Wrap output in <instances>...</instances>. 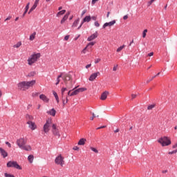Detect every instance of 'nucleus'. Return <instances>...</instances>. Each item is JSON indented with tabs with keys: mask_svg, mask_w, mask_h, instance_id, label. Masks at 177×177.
<instances>
[{
	"mask_svg": "<svg viewBox=\"0 0 177 177\" xmlns=\"http://www.w3.org/2000/svg\"><path fill=\"white\" fill-rule=\"evenodd\" d=\"M35 82V80L20 82L17 84L18 89L19 91H27V89H29L31 86H34Z\"/></svg>",
	"mask_w": 177,
	"mask_h": 177,
	"instance_id": "1",
	"label": "nucleus"
},
{
	"mask_svg": "<svg viewBox=\"0 0 177 177\" xmlns=\"http://www.w3.org/2000/svg\"><path fill=\"white\" fill-rule=\"evenodd\" d=\"M26 143L27 142L24 138H19L17 140V145L19 147V149H21V150H26V151H30L31 147L29 145H26Z\"/></svg>",
	"mask_w": 177,
	"mask_h": 177,
	"instance_id": "2",
	"label": "nucleus"
},
{
	"mask_svg": "<svg viewBox=\"0 0 177 177\" xmlns=\"http://www.w3.org/2000/svg\"><path fill=\"white\" fill-rule=\"evenodd\" d=\"M41 57V53H33L31 55L28 59V64L29 66H32L34 63H37L38 62V59Z\"/></svg>",
	"mask_w": 177,
	"mask_h": 177,
	"instance_id": "3",
	"label": "nucleus"
},
{
	"mask_svg": "<svg viewBox=\"0 0 177 177\" xmlns=\"http://www.w3.org/2000/svg\"><path fill=\"white\" fill-rule=\"evenodd\" d=\"M158 142L160 143L162 147L169 146V145H171V140L166 136L159 138Z\"/></svg>",
	"mask_w": 177,
	"mask_h": 177,
	"instance_id": "4",
	"label": "nucleus"
},
{
	"mask_svg": "<svg viewBox=\"0 0 177 177\" xmlns=\"http://www.w3.org/2000/svg\"><path fill=\"white\" fill-rule=\"evenodd\" d=\"M7 167L8 168H15L16 169H21V167L20 165H19V163L16 161H9L7 162Z\"/></svg>",
	"mask_w": 177,
	"mask_h": 177,
	"instance_id": "5",
	"label": "nucleus"
},
{
	"mask_svg": "<svg viewBox=\"0 0 177 177\" xmlns=\"http://www.w3.org/2000/svg\"><path fill=\"white\" fill-rule=\"evenodd\" d=\"M50 125H52V120L48 119L43 127L44 132H45V133H48V132H49Z\"/></svg>",
	"mask_w": 177,
	"mask_h": 177,
	"instance_id": "6",
	"label": "nucleus"
},
{
	"mask_svg": "<svg viewBox=\"0 0 177 177\" xmlns=\"http://www.w3.org/2000/svg\"><path fill=\"white\" fill-rule=\"evenodd\" d=\"M55 164L57 165H61V167H63L64 165V158L62 156V155H59L55 160Z\"/></svg>",
	"mask_w": 177,
	"mask_h": 177,
	"instance_id": "7",
	"label": "nucleus"
},
{
	"mask_svg": "<svg viewBox=\"0 0 177 177\" xmlns=\"http://www.w3.org/2000/svg\"><path fill=\"white\" fill-rule=\"evenodd\" d=\"M95 41H91V42L88 43L86 45V46L82 50V53L85 55V53H86V50H89V49H91L92 48V46H93V45H95Z\"/></svg>",
	"mask_w": 177,
	"mask_h": 177,
	"instance_id": "8",
	"label": "nucleus"
},
{
	"mask_svg": "<svg viewBox=\"0 0 177 177\" xmlns=\"http://www.w3.org/2000/svg\"><path fill=\"white\" fill-rule=\"evenodd\" d=\"M26 124L29 125L28 127L32 131H35V129H37V125H35V122L32 121H28Z\"/></svg>",
	"mask_w": 177,
	"mask_h": 177,
	"instance_id": "9",
	"label": "nucleus"
},
{
	"mask_svg": "<svg viewBox=\"0 0 177 177\" xmlns=\"http://www.w3.org/2000/svg\"><path fill=\"white\" fill-rule=\"evenodd\" d=\"M98 34H97V32H95V33H93V35H91L90 37H88L87 38V41L88 42H91V41H93V39H96V38H97L98 37Z\"/></svg>",
	"mask_w": 177,
	"mask_h": 177,
	"instance_id": "10",
	"label": "nucleus"
},
{
	"mask_svg": "<svg viewBox=\"0 0 177 177\" xmlns=\"http://www.w3.org/2000/svg\"><path fill=\"white\" fill-rule=\"evenodd\" d=\"M38 3H39V0H35L34 5L32 6V8L29 10L28 12V15H30V13H31V12H32L33 10H35L37 6H38Z\"/></svg>",
	"mask_w": 177,
	"mask_h": 177,
	"instance_id": "11",
	"label": "nucleus"
},
{
	"mask_svg": "<svg viewBox=\"0 0 177 177\" xmlns=\"http://www.w3.org/2000/svg\"><path fill=\"white\" fill-rule=\"evenodd\" d=\"M100 75V72H97V73H94L93 74L91 75L90 77H89V81H95V80H96V78H97V75Z\"/></svg>",
	"mask_w": 177,
	"mask_h": 177,
	"instance_id": "12",
	"label": "nucleus"
},
{
	"mask_svg": "<svg viewBox=\"0 0 177 177\" xmlns=\"http://www.w3.org/2000/svg\"><path fill=\"white\" fill-rule=\"evenodd\" d=\"M114 24H115V20H113L110 22H106L103 25L102 28H106V27H111V26H114Z\"/></svg>",
	"mask_w": 177,
	"mask_h": 177,
	"instance_id": "13",
	"label": "nucleus"
},
{
	"mask_svg": "<svg viewBox=\"0 0 177 177\" xmlns=\"http://www.w3.org/2000/svg\"><path fill=\"white\" fill-rule=\"evenodd\" d=\"M39 99H41V100L44 102V103H49V98H48V97H46V95L44 94H41L39 95Z\"/></svg>",
	"mask_w": 177,
	"mask_h": 177,
	"instance_id": "14",
	"label": "nucleus"
},
{
	"mask_svg": "<svg viewBox=\"0 0 177 177\" xmlns=\"http://www.w3.org/2000/svg\"><path fill=\"white\" fill-rule=\"evenodd\" d=\"M71 91L73 90L68 91V96H75V95H78V93H80L78 91V88L75 89L72 93H71Z\"/></svg>",
	"mask_w": 177,
	"mask_h": 177,
	"instance_id": "15",
	"label": "nucleus"
},
{
	"mask_svg": "<svg viewBox=\"0 0 177 177\" xmlns=\"http://www.w3.org/2000/svg\"><path fill=\"white\" fill-rule=\"evenodd\" d=\"M62 79L64 82H66L67 81H70V80L71 79V76H70V75L68 74H64L62 75Z\"/></svg>",
	"mask_w": 177,
	"mask_h": 177,
	"instance_id": "16",
	"label": "nucleus"
},
{
	"mask_svg": "<svg viewBox=\"0 0 177 177\" xmlns=\"http://www.w3.org/2000/svg\"><path fill=\"white\" fill-rule=\"evenodd\" d=\"M109 95V91H104L101 95V100H106L107 99V96Z\"/></svg>",
	"mask_w": 177,
	"mask_h": 177,
	"instance_id": "17",
	"label": "nucleus"
},
{
	"mask_svg": "<svg viewBox=\"0 0 177 177\" xmlns=\"http://www.w3.org/2000/svg\"><path fill=\"white\" fill-rule=\"evenodd\" d=\"M0 153L1 156H3V158H6V156H8V152L5 151V149L0 147Z\"/></svg>",
	"mask_w": 177,
	"mask_h": 177,
	"instance_id": "18",
	"label": "nucleus"
},
{
	"mask_svg": "<svg viewBox=\"0 0 177 177\" xmlns=\"http://www.w3.org/2000/svg\"><path fill=\"white\" fill-rule=\"evenodd\" d=\"M91 17L90 15L89 16H86L84 18V19H83V21L82 22V24H84V23H89V21H91Z\"/></svg>",
	"mask_w": 177,
	"mask_h": 177,
	"instance_id": "19",
	"label": "nucleus"
},
{
	"mask_svg": "<svg viewBox=\"0 0 177 177\" xmlns=\"http://www.w3.org/2000/svg\"><path fill=\"white\" fill-rule=\"evenodd\" d=\"M47 114L55 117L56 115V110H55V109H52L51 110L47 111Z\"/></svg>",
	"mask_w": 177,
	"mask_h": 177,
	"instance_id": "20",
	"label": "nucleus"
},
{
	"mask_svg": "<svg viewBox=\"0 0 177 177\" xmlns=\"http://www.w3.org/2000/svg\"><path fill=\"white\" fill-rule=\"evenodd\" d=\"M86 142V139H85V138H81V139L79 140L77 145H78L79 146H84V145H85V142Z\"/></svg>",
	"mask_w": 177,
	"mask_h": 177,
	"instance_id": "21",
	"label": "nucleus"
},
{
	"mask_svg": "<svg viewBox=\"0 0 177 177\" xmlns=\"http://www.w3.org/2000/svg\"><path fill=\"white\" fill-rule=\"evenodd\" d=\"M52 132H53V135H55V136H58V138L60 137V133H59V130H57V129L53 130Z\"/></svg>",
	"mask_w": 177,
	"mask_h": 177,
	"instance_id": "22",
	"label": "nucleus"
},
{
	"mask_svg": "<svg viewBox=\"0 0 177 177\" xmlns=\"http://www.w3.org/2000/svg\"><path fill=\"white\" fill-rule=\"evenodd\" d=\"M66 13V10H62L57 13V17H60V16H63Z\"/></svg>",
	"mask_w": 177,
	"mask_h": 177,
	"instance_id": "23",
	"label": "nucleus"
},
{
	"mask_svg": "<svg viewBox=\"0 0 177 177\" xmlns=\"http://www.w3.org/2000/svg\"><path fill=\"white\" fill-rule=\"evenodd\" d=\"M68 15L69 14H66L64 15V17L61 20V24H64V23L66 21V20H67V19H68Z\"/></svg>",
	"mask_w": 177,
	"mask_h": 177,
	"instance_id": "24",
	"label": "nucleus"
},
{
	"mask_svg": "<svg viewBox=\"0 0 177 177\" xmlns=\"http://www.w3.org/2000/svg\"><path fill=\"white\" fill-rule=\"evenodd\" d=\"M35 35H37V32H35L30 35L29 37L30 41H34V39H35Z\"/></svg>",
	"mask_w": 177,
	"mask_h": 177,
	"instance_id": "25",
	"label": "nucleus"
},
{
	"mask_svg": "<svg viewBox=\"0 0 177 177\" xmlns=\"http://www.w3.org/2000/svg\"><path fill=\"white\" fill-rule=\"evenodd\" d=\"M67 91H68V88H67L66 87L62 88V90H61L62 96H64L66 92H67Z\"/></svg>",
	"mask_w": 177,
	"mask_h": 177,
	"instance_id": "26",
	"label": "nucleus"
},
{
	"mask_svg": "<svg viewBox=\"0 0 177 177\" xmlns=\"http://www.w3.org/2000/svg\"><path fill=\"white\" fill-rule=\"evenodd\" d=\"M79 23H80V19H76V20L73 22V25H72V27H77V26H78Z\"/></svg>",
	"mask_w": 177,
	"mask_h": 177,
	"instance_id": "27",
	"label": "nucleus"
},
{
	"mask_svg": "<svg viewBox=\"0 0 177 177\" xmlns=\"http://www.w3.org/2000/svg\"><path fill=\"white\" fill-rule=\"evenodd\" d=\"M28 160L29 162H30V164H31L32 162V161H34V156L29 155L28 157Z\"/></svg>",
	"mask_w": 177,
	"mask_h": 177,
	"instance_id": "28",
	"label": "nucleus"
},
{
	"mask_svg": "<svg viewBox=\"0 0 177 177\" xmlns=\"http://www.w3.org/2000/svg\"><path fill=\"white\" fill-rule=\"evenodd\" d=\"M26 118L27 121H32L34 120V118L28 114L26 115Z\"/></svg>",
	"mask_w": 177,
	"mask_h": 177,
	"instance_id": "29",
	"label": "nucleus"
},
{
	"mask_svg": "<svg viewBox=\"0 0 177 177\" xmlns=\"http://www.w3.org/2000/svg\"><path fill=\"white\" fill-rule=\"evenodd\" d=\"M62 77H63V75H58L57 78V82L55 83V85H59V82H60V78H62Z\"/></svg>",
	"mask_w": 177,
	"mask_h": 177,
	"instance_id": "30",
	"label": "nucleus"
},
{
	"mask_svg": "<svg viewBox=\"0 0 177 177\" xmlns=\"http://www.w3.org/2000/svg\"><path fill=\"white\" fill-rule=\"evenodd\" d=\"M36 74H37V72L32 71L28 73V77H34Z\"/></svg>",
	"mask_w": 177,
	"mask_h": 177,
	"instance_id": "31",
	"label": "nucleus"
},
{
	"mask_svg": "<svg viewBox=\"0 0 177 177\" xmlns=\"http://www.w3.org/2000/svg\"><path fill=\"white\" fill-rule=\"evenodd\" d=\"M21 46V41L17 42L15 45L13 46V48H20Z\"/></svg>",
	"mask_w": 177,
	"mask_h": 177,
	"instance_id": "32",
	"label": "nucleus"
},
{
	"mask_svg": "<svg viewBox=\"0 0 177 177\" xmlns=\"http://www.w3.org/2000/svg\"><path fill=\"white\" fill-rule=\"evenodd\" d=\"M77 91H78L79 93L80 92H85V91H86V88H85V87L79 88H77Z\"/></svg>",
	"mask_w": 177,
	"mask_h": 177,
	"instance_id": "33",
	"label": "nucleus"
},
{
	"mask_svg": "<svg viewBox=\"0 0 177 177\" xmlns=\"http://www.w3.org/2000/svg\"><path fill=\"white\" fill-rule=\"evenodd\" d=\"M124 48H125V45L120 46L119 48H118L116 52H121Z\"/></svg>",
	"mask_w": 177,
	"mask_h": 177,
	"instance_id": "34",
	"label": "nucleus"
},
{
	"mask_svg": "<svg viewBox=\"0 0 177 177\" xmlns=\"http://www.w3.org/2000/svg\"><path fill=\"white\" fill-rule=\"evenodd\" d=\"M147 32V29H145L142 32V38H146V33Z\"/></svg>",
	"mask_w": 177,
	"mask_h": 177,
	"instance_id": "35",
	"label": "nucleus"
},
{
	"mask_svg": "<svg viewBox=\"0 0 177 177\" xmlns=\"http://www.w3.org/2000/svg\"><path fill=\"white\" fill-rule=\"evenodd\" d=\"M155 106H156V105H154V104L149 105V106H148L147 109L153 110V109H154Z\"/></svg>",
	"mask_w": 177,
	"mask_h": 177,
	"instance_id": "36",
	"label": "nucleus"
},
{
	"mask_svg": "<svg viewBox=\"0 0 177 177\" xmlns=\"http://www.w3.org/2000/svg\"><path fill=\"white\" fill-rule=\"evenodd\" d=\"M4 176H5V177H15V176L13 174H10L8 173H5Z\"/></svg>",
	"mask_w": 177,
	"mask_h": 177,
	"instance_id": "37",
	"label": "nucleus"
},
{
	"mask_svg": "<svg viewBox=\"0 0 177 177\" xmlns=\"http://www.w3.org/2000/svg\"><path fill=\"white\" fill-rule=\"evenodd\" d=\"M53 95L55 96V99H59V95H57V93L55 91L53 92Z\"/></svg>",
	"mask_w": 177,
	"mask_h": 177,
	"instance_id": "38",
	"label": "nucleus"
},
{
	"mask_svg": "<svg viewBox=\"0 0 177 177\" xmlns=\"http://www.w3.org/2000/svg\"><path fill=\"white\" fill-rule=\"evenodd\" d=\"M62 99L63 106H66V104H67V102H66V100H64V96H62Z\"/></svg>",
	"mask_w": 177,
	"mask_h": 177,
	"instance_id": "39",
	"label": "nucleus"
},
{
	"mask_svg": "<svg viewBox=\"0 0 177 177\" xmlns=\"http://www.w3.org/2000/svg\"><path fill=\"white\" fill-rule=\"evenodd\" d=\"M91 150L92 151H94V153H99V151L97 149H96L95 148H93V147H91Z\"/></svg>",
	"mask_w": 177,
	"mask_h": 177,
	"instance_id": "40",
	"label": "nucleus"
},
{
	"mask_svg": "<svg viewBox=\"0 0 177 177\" xmlns=\"http://www.w3.org/2000/svg\"><path fill=\"white\" fill-rule=\"evenodd\" d=\"M94 25L95 27H100V24L97 21H95Z\"/></svg>",
	"mask_w": 177,
	"mask_h": 177,
	"instance_id": "41",
	"label": "nucleus"
},
{
	"mask_svg": "<svg viewBox=\"0 0 177 177\" xmlns=\"http://www.w3.org/2000/svg\"><path fill=\"white\" fill-rule=\"evenodd\" d=\"M30 9V3H28L25 7V10H28Z\"/></svg>",
	"mask_w": 177,
	"mask_h": 177,
	"instance_id": "42",
	"label": "nucleus"
},
{
	"mask_svg": "<svg viewBox=\"0 0 177 177\" xmlns=\"http://www.w3.org/2000/svg\"><path fill=\"white\" fill-rule=\"evenodd\" d=\"M92 115H93V117L90 118V120L91 121H93V118H95L96 117V115H95V113H92Z\"/></svg>",
	"mask_w": 177,
	"mask_h": 177,
	"instance_id": "43",
	"label": "nucleus"
},
{
	"mask_svg": "<svg viewBox=\"0 0 177 177\" xmlns=\"http://www.w3.org/2000/svg\"><path fill=\"white\" fill-rule=\"evenodd\" d=\"M97 1H99V0H92L91 5H95V3H96L97 2Z\"/></svg>",
	"mask_w": 177,
	"mask_h": 177,
	"instance_id": "44",
	"label": "nucleus"
},
{
	"mask_svg": "<svg viewBox=\"0 0 177 177\" xmlns=\"http://www.w3.org/2000/svg\"><path fill=\"white\" fill-rule=\"evenodd\" d=\"M155 0H151L148 2V6H150V5H151V3H153V2H154Z\"/></svg>",
	"mask_w": 177,
	"mask_h": 177,
	"instance_id": "45",
	"label": "nucleus"
},
{
	"mask_svg": "<svg viewBox=\"0 0 177 177\" xmlns=\"http://www.w3.org/2000/svg\"><path fill=\"white\" fill-rule=\"evenodd\" d=\"M117 67H118V65L114 66L113 68V71H117Z\"/></svg>",
	"mask_w": 177,
	"mask_h": 177,
	"instance_id": "46",
	"label": "nucleus"
},
{
	"mask_svg": "<svg viewBox=\"0 0 177 177\" xmlns=\"http://www.w3.org/2000/svg\"><path fill=\"white\" fill-rule=\"evenodd\" d=\"M70 38V36L69 35H66V36H65V37H64V40L65 41H68V39Z\"/></svg>",
	"mask_w": 177,
	"mask_h": 177,
	"instance_id": "47",
	"label": "nucleus"
},
{
	"mask_svg": "<svg viewBox=\"0 0 177 177\" xmlns=\"http://www.w3.org/2000/svg\"><path fill=\"white\" fill-rule=\"evenodd\" d=\"M52 128H53V130L57 129L56 128V124H53L52 125Z\"/></svg>",
	"mask_w": 177,
	"mask_h": 177,
	"instance_id": "48",
	"label": "nucleus"
},
{
	"mask_svg": "<svg viewBox=\"0 0 177 177\" xmlns=\"http://www.w3.org/2000/svg\"><path fill=\"white\" fill-rule=\"evenodd\" d=\"M6 145H7V146L9 147H12V145H10L9 142H6Z\"/></svg>",
	"mask_w": 177,
	"mask_h": 177,
	"instance_id": "49",
	"label": "nucleus"
},
{
	"mask_svg": "<svg viewBox=\"0 0 177 177\" xmlns=\"http://www.w3.org/2000/svg\"><path fill=\"white\" fill-rule=\"evenodd\" d=\"M27 12H28V10H25V11H24V14H23V17H24V16H26V15L27 14Z\"/></svg>",
	"mask_w": 177,
	"mask_h": 177,
	"instance_id": "50",
	"label": "nucleus"
},
{
	"mask_svg": "<svg viewBox=\"0 0 177 177\" xmlns=\"http://www.w3.org/2000/svg\"><path fill=\"white\" fill-rule=\"evenodd\" d=\"M73 150L78 151L80 150V148L78 147H74Z\"/></svg>",
	"mask_w": 177,
	"mask_h": 177,
	"instance_id": "51",
	"label": "nucleus"
},
{
	"mask_svg": "<svg viewBox=\"0 0 177 177\" xmlns=\"http://www.w3.org/2000/svg\"><path fill=\"white\" fill-rule=\"evenodd\" d=\"M99 62H100V59H97L95 61V64H97V63H99Z\"/></svg>",
	"mask_w": 177,
	"mask_h": 177,
	"instance_id": "52",
	"label": "nucleus"
},
{
	"mask_svg": "<svg viewBox=\"0 0 177 177\" xmlns=\"http://www.w3.org/2000/svg\"><path fill=\"white\" fill-rule=\"evenodd\" d=\"M103 128H106V126H102V127H97V129H103Z\"/></svg>",
	"mask_w": 177,
	"mask_h": 177,
	"instance_id": "53",
	"label": "nucleus"
},
{
	"mask_svg": "<svg viewBox=\"0 0 177 177\" xmlns=\"http://www.w3.org/2000/svg\"><path fill=\"white\" fill-rule=\"evenodd\" d=\"M85 13H86V10H84L82 12V16H84V15H85Z\"/></svg>",
	"mask_w": 177,
	"mask_h": 177,
	"instance_id": "54",
	"label": "nucleus"
},
{
	"mask_svg": "<svg viewBox=\"0 0 177 177\" xmlns=\"http://www.w3.org/2000/svg\"><path fill=\"white\" fill-rule=\"evenodd\" d=\"M136 96H137L136 94H132V95H131L132 99H135V97H136Z\"/></svg>",
	"mask_w": 177,
	"mask_h": 177,
	"instance_id": "55",
	"label": "nucleus"
},
{
	"mask_svg": "<svg viewBox=\"0 0 177 177\" xmlns=\"http://www.w3.org/2000/svg\"><path fill=\"white\" fill-rule=\"evenodd\" d=\"M127 19H128V15H124L123 17V20H127Z\"/></svg>",
	"mask_w": 177,
	"mask_h": 177,
	"instance_id": "56",
	"label": "nucleus"
},
{
	"mask_svg": "<svg viewBox=\"0 0 177 177\" xmlns=\"http://www.w3.org/2000/svg\"><path fill=\"white\" fill-rule=\"evenodd\" d=\"M153 55H154L153 53H149L148 54V56L151 57V56H153Z\"/></svg>",
	"mask_w": 177,
	"mask_h": 177,
	"instance_id": "57",
	"label": "nucleus"
},
{
	"mask_svg": "<svg viewBox=\"0 0 177 177\" xmlns=\"http://www.w3.org/2000/svg\"><path fill=\"white\" fill-rule=\"evenodd\" d=\"M151 81H153V79L151 78L147 80V84H149V82H151Z\"/></svg>",
	"mask_w": 177,
	"mask_h": 177,
	"instance_id": "58",
	"label": "nucleus"
},
{
	"mask_svg": "<svg viewBox=\"0 0 177 177\" xmlns=\"http://www.w3.org/2000/svg\"><path fill=\"white\" fill-rule=\"evenodd\" d=\"M10 19H12V17H8L5 19V21H8V20H10Z\"/></svg>",
	"mask_w": 177,
	"mask_h": 177,
	"instance_id": "59",
	"label": "nucleus"
},
{
	"mask_svg": "<svg viewBox=\"0 0 177 177\" xmlns=\"http://www.w3.org/2000/svg\"><path fill=\"white\" fill-rule=\"evenodd\" d=\"M91 66H92L91 64H87V65L86 66V68H89V67H91Z\"/></svg>",
	"mask_w": 177,
	"mask_h": 177,
	"instance_id": "60",
	"label": "nucleus"
},
{
	"mask_svg": "<svg viewBox=\"0 0 177 177\" xmlns=\"http://www.w3.org/2000/svg\"><path fill=\"white\" fill-rule=\"evenodd\" d=\"M167 172H168V170H163L162 171V174H167Z\"/></svg>",
	"mask_w": 177,
	"mask_h": 177,
	"instance_id": "61",
	"label": "nucleus"
},
{
	"mask_svg": "<svg viewBox=\"0 0 177 177\" xmlns=\"http://www.w3.org/2000/svg\"><path fill=\"white\" fill-rule=\"evenodd\" d=\"M91 19H92V20L96 21L97 18H96V17H92Z\"/></svg>",
	"mask_w": 177,
	"mask_h": 177,
	"instance_id": "62",
	"label": "nucleus"
},
{
	"mask_svg": "<svg viewBox=\"0 0 177 177\" xmlns=\"http://www.w3.org/2000/svg\"><path fill=\"white\" fill-rule=\"evenodd\" d=\"M177 147V144L176 143L174 145H173V149H176Z\"/></svg>",
	"mask_w": 177,
	"mask_h": 177,
	"instance_id": "63",
	"label": "nucleus"
},
{
	"mask_svg": "<svg viewBox=\"0 0 177 177\" xmlns=\"http://www.w3.org/2000/svg\"><path fill=\"white\" fill-rule=\"evenodd\" d=\"M32 96H38V93H35L32 94Z\"/></svg>",
	"mask_w": 177,
	"mask_h": 177,
	"instance_id": "64",
	"label": "nucleus"
}]
</instances>
